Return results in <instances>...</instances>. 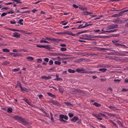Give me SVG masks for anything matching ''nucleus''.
<instances>
[{"instance_id":"nucleus-58","label":"nucleus","mask_w":128,"mask_h":128,"mask_svg":"<svg viewBox=\"0 0 128 128\" xmlns=\"http://www.w3.org/2000/svg\"><path fill=\"white\" fill-rule=\"evenodd\" d=\"M39 98L40 99H42V98H43V96L42 95V94H40L39 96Z\"/></svg>"},{"instance_id":"nucleus-47","label":"nucleus","mask_w":128,"mask_h":128,"mask_svg":"<svg viewBox=\"0 0 128 128\" xmlns=\"http://www.w3.org/2000/svg\"><path fill=\"white\" fill-rule=\"evenodd\" d=\"M49 60V59L48 58H46L44 59V61L47 62H48Z\"/></svg>"},{"instance_id":"nucleus-19","label":"nucleus","mask_w":128,"mask_h":128,"mask_svg":"<svg viewBox=\"0 0 128 128\" xmlns=\"http://www.w3.org/2000/svg\"><path fill=\"white\" fill-rule=\"evenodd\" d=\"M68 72L70 73H74L75 72V71L74 70H72L70 69L68 70Z\"/></svg>"},{"instance_id":"nucleus-11","label":"nucleus","mask_w":128,"mask_h":128,"mask_svg":"<svg viewBox=\"0 0 128 128\" xmlns=\"http://www.w3.org/2000/svg\"><path fill=\"white\" fill-rule=\"evenodd\" d=\"M76 70L78 72H82V73H83V72H84L85 71L84 69V68H81L80 69L77 68L76 69Z\"/></svg>"},{"instance_id":"nucleus-18","label":"nucleus","mask_w":128,"mask_h":128,"mask_svg":"<svg viewBox=\"0 0 128 128\" xmlns=\"http://www.w3.org/2000/svg\"><path fill=\"white\" fill-rule=\"evenodd\" d=\"M107 69L106 68H101L99 69L100 71H101L103 72H105L106 71Z\"/></svg>"},{"instance_id":"nucleus-1","label":"nucleus","mask_w":128,"mask_h":128,"mask_svg":"<svg viewBox=\"0 0 128 128\" xmlns=\"http://www.w3.org/2000/svg\"><path fill=\"white\" fill-rule=\"evenodd\" d=\"M60 119L59 120L60 121H62L64 122H67V121L63 120L64 118L66 120H67L68 118V117L66 115H64L63 114H60L59 116Z\"/></svg>"},{"instance_id":"nucleus-34","label":"nucleus","mask_w":128,"mask_h":128,"mask_svg":"<svg viewBox=\"0 0 128 128\" xmlns=\"http://www.w3.org/2000/svg\"><path fill=\"white\" fill-rule=\"evenodd\" d=\"M55 102L54 105H56L58 106H60V104L59 103L56 102Z\"/></svg>"},{"instance_id":"nucleus-23","label":"nucleus","mask_w":128,"mask_h":128,"mask_svg":"<svg viewBox=\"0 0 128 128\" xmlns=\"http://www.w3.org/2000/svg\"><path fill=\"white\" fill-rule=\"evenodd\" d=\"M2 51L4 52H9L10 50L9 49L7 48L3 49H2Z\"/></svg>"},{"instance_id":"nucleus-3","label":"nucleus","mask_w":128,"mask_h":128,"mask_svg":"<svg viewBox=\"0 0 128 128\" xmlns=\"http://www.w3.org/2000/svg\"><path fill=\"white\" fill-rule=\"evenodd\" d=\"M20 122H21L23 125L27 126V125H29L30 124L28 122H27L24 119L22 118Z\"/></svg>"},{"instance_id":"nucleus-10","label":"nucleus","mask_w":128,"mask_h":128,"mask_svg":"<svg viewBox=\"0 0 128 128\" xmlns=\"http://www.w3.org/2000/svg\"><path fill=\"white\" fill-rule=\"evenodd\" d=\"M76 92V93H82L84 94V92L82 90L80 89H77L75 90Z\"/></svg>"},{"instance_id":"nucleus-2","label":"nucleus","mask_w":128,"mask_h":128,"mask_svg":"<svg viewBox=\"0 0 128 128\" xmlns=\"http://www.w3.org/2000/svg\"><path fill=\"white\" fill-rule=\"evenodd\" d=\"M118 25L117 24H112L106 27L107 30L113 29L117 28Z\"/></svg>"},{"instance_id":"nucleus-13","label":"nucleus","mask_w":128,"mask_h":128,"mask_svg":"<svg viewBox=\"0 0 128 128\" xmlns=\"http://www.w3.org/2000/svg\"><path fill=\"white\" fill-rule=\"evenodd\" d=\"M78 119V118L76 116H74L71 120V121L74 122H76L77 120Z\"/></svg>"},{"instance_id":"nucleus-49","label":"nucleus","mask_w":128,"mask_h":128,"mask_svg":"<svg viewBox=\"0 0 128 128\" xmlns=\"http://www.w3.org/2000/svg\"><path fill=\"white\" fill-rule=\"evenodd\" d=\"M112 109L114 111H115L118 110L117 109L113 106L112 108Z\"/></svg>"},{"instance_id":"nucleus-52","label":"nucleus","mask_w":128,"mask_h":128,"mask_svg":"<svg viewBox=\"0 0 128 128\" xmlns=\"http://www.w3.org/2000/svg\"><path fill=\"white\" fill-rule=\"evenodd\" d=\"M128 89H125V88H123L122 90V92H126L128 91Z\"/></svg>"},{"instance_id":"nucleus-62","label":"nucleus","mask_w":128,"mask_h":128,"mask_svg":"<svg viewBox=\"0 0 128 128\" xmlns=\"http://www.w3.org/2000/svg\"><path fill=\"white\" fill-rule=\"evenodd\" d=\"M55 38H50V40L52 41H54V42H55Z\"/></svg>"},{"instance_id":"nucleus-21","label":"nucleus","mask_w":128,"mask_h":128,"mask_svg":"<svg viewBox=\"0 0 128 128\" xmlns=\"http://www.w3.org/2000/svg\"><path fill=\"white\" fill-rule=\"evenodd\" d=\"M117 122L118 124L122 127L123 126V124L119 120H118Z\"/></svg>"},{"instance_id":"nucleus-41","label":"nucleus","mask_w":128,"mask_h":128,"mask_svg":"<svg viewBox=\"0 0 128 128\" xmlns=\"http://www.w3.org/2000/svg\"><path fill=\"white\" fill-rule=\"evenodd\" d=\"M54 80H57L58 81V80H62V79L61 78H56L54 79Z\"/></svg>"},{"instance_id":"nucleus-5","label":"nucleus","mask_w":128,"mask_h":128,"mask_svg":"<svg viewBox=\"0 0 128 128\" xmlns=\"http://www.w3.org/2000/svg\"><path fill=\"white\" fill-rule=\"evenodd\" d=\"M13 117L15 120H18L20 122L22 118L21 116L17 115L15 116H14Z\"/></svg>"},{"instance_id":"nucleus-55","label":"nucleus","mask_w":128,"mask_h":128,"mask_svg":"<svg viewBox=\"0 0 128 128\" xmlns=\"http://www.w3.org/2000/svg\"><path fill=\"white\" fill-rule=\"evenodd\" d=\"M107 91L111 92L112 90V88H109L107 90Z\"/></svg>"},{"instance_id":"nucleus-28","label":"nucleus","mask_w":128,"mask_h":128,"mask_svg":"<svg viewBox=\"0 0 128 128\" xmlns=\"http://www.w3.org/2000/svg\"><path fill=\"white\" fill-rule=\"evenodd\" d=\"M27 59L29 60L30 61L32 60L34 58L33 57L31 56H28L27 58Z\"/></svg>"},{"instance_id":"nucleus-37","label":"nucleus","mask_w":128,"mask_h":128,"mask_svg":"<svg viewBox=\"0 0 128 128\" xmlns=\"http://www.w3.org/2000/svg\"><path fill=\"white\" fill-rule=\"evenodd\" d=\"M68 114L70 117H72L74 116L73 114L71 113H69Z\"/></svg>"},{"instance_id":"nucleus-32","label":"nucleus","mask_w":128,"mask_h":128,"mask_svg":"<svg viewBox=\"0 0 128 128\" xmlns=\"http://www.w3.org/2000/svg\"><path fill=\"white\" fill-rule=\"evenodd\" d=\"M20 69V68H15L13 70V71L14 72H17Z\"/></svg>"},{"instance_id":"nucleus-27","label":"nucleus","mask_w":128,"mask_h":128,"mask_svg":"<svg viewBox=\"0 0 128 128\" xmlns=\"http://www.w3.org/2000/svg\"><path fill=\"white\" fill-rule=\"evenodd\" d=\"M59 92L62 93H63V91H64V90L61 88H59Z\"/></svg>"},{"instance_id":"nucleus-61","label":"nucleus","mask_w":128,"mask_h":128,"mask_svg":"<svg viewBox=\"0 0 128 128\" xmlns=\"http://www.w3.org/2000/svg\"><path fill=\"white\" fill-rule=\"evenodd\" d=\"M10 23L12 24H14L16 23V22H13L12 21H10Z\"/></svg>"},{"instance_id":"nucleus-42","label":"nucleus","mask_w":128,"mask_h":128,"mask_svg":"<svg viewBox=\"0 0 128 128\" xmlns=\"http://www.w3.org/2000/svg\"><path fill=\"white\" fill-rule=\"evenodd\" d=\"M60 46L62 47H65L66 46V45L64 44H61L60 45Z\"/></svg>"},{"instance_id":"nucleus-6","label":"nucleus","mask_w":128,"mask_h":128,"mask_svg":"<svg viewBox=\"0 0 128 128\" xmlns=\"http://www.w3.org/2000/svg\"><path fill=\"white\" fill-rule=\"evenodd\" d=\"M13 117L15 120H18L20 122L22 118L21 116L17 115L15 116H14Z\"/></svg>"},{"instance_id":"nucleus-33","label":"nucleus","mask_w":128,"mask_h":128,"mask_svg":"<svg viewBox=\"0 0 128 128\" xmlns=\"http://www.w3.org/2000/svg\"><path fill=\"white\" fill-rule=\"evenodd\" d=\"M17 84L19 86L20 88L21 89L22 88V87L21 84L18 81L17 82Z\"/></svg>"},{"instance_id":"nucleus-50","label":"nucleus","mask_w":128,"mask_h":128,"mask_svg":"<svg viewBox=\"0 0 128 128\" xmlns=\"http://www.w3.org/2000/svg\"><path fill=\"white\" fill-rule=\"evenodd\" d=\"M112 16L113 17H116L118 16H118V14H115L113 15Z\"/></svg>"},{"instance_id":"nucleus-16","label":"nucleus","mask_w":128,"mask_h":128,"mask_svg":"<svg viewBox=\"0 0 128 128\" xmlns=\"http://www.w3.org/2000/svg\"><path fill=\"white\" fill-rule=\"evenodd\" d=\"M22 56V54H20L16 53L14 54L13 56L14 57H16L21 56Z\"/></svg>"},{"instance_id":"nucleus-39","label":"nucleus","mask_w":128,"mask_h":128,"mask_svg":"<svg viewBox=\"0 0 128 128\" xmlns=\"http://www.w3.org/2000/svg\"><path fill=\"white\" fill-rule=\"evenodd\" d=\"M53 63V62L52 60H50L49 62V64L50 65H52Z\"/></svg>"},{"instance_id":"nucleus-12","label":"nucleus","mask_w":128,"mask_h":128,"mask_svg":"<svg viewBox=\"0 0 128 128\" xmlns=\"http://www.w3.org/2000/svg\"><path fill=\"white\" fill-rule=\"evenodd\" d=\"M56 56L60 55L62 56H68V55L67 54H62L60 53H56Z\"/></svg>"},{"instance_id":"nucleus-35","label":"nucleus","mask_w":128,"mask_h":128,"mask_svg":"<svg viewBox=\"0 0 128 128\" xmlns=\"http://www.w3.org/2000/svg\"><path fill=\"white\" fill-rule=\"evenodd\" d=\"M124 13L123 10L121 11L118 14L119 16L122 15V14Z\"/></svg>"},{"instance_id":"nucleus-8","label":"nucleus","mask_w":128,"mask_h":128,"mask_svg":"<svg viewBox=\"0 0 128 128\" xmlns=\"http://www.w3.org/2000/svg\"><path fill=\"white\" fill-rule=\"evenodd\" d=\"M13 36L15 37L18 38L20 37V34H19L18 33L15 32L14 33H13Z\"/></svg>"},{"instance_id":"nucleus-14","label":"nucleus","mask_w":128,"mask_h":128,"mask_svg":"<svg viewBox=\"0 0 128 128\" xmlns=\"http://www.w3.org/2000/svg\"><path fill=\"white\" fill-rule=\"evenodd\" d=\"M22 91H26V92H28L29 91V90H30V89L26 88H22L20 89Z\"/></svg>"},{"instance_id":"nucleus-29","label":"nucleus","mask_w":128,"mask_h":128,"mask_svg":"<svg viewBox=\"0 0 128 128\" xmlns=\"http://www.w3.org/2000/svg\"><path fill=\"white\" fill-rule=\"evenodd\" d=\"M60 50L61 51H64L66 50L67 49L65 48H60Z\"/></svg>"},{"instance_id":"nucleus-59","label":"nucleus","mask_w":128,"mask_h":128,"mask_svg":"<svg viewBox=\"0 0 128 128\" xmlns=\"http://www.w3.org/2000/svg\"><path fill=\"white\" fill-rule=\"evenodd\" d=\"M64 22V21H62V22L63 23L62 25H65L66 24L68 23V22H66L65 23H63Z\"/></svg>"},{"instance_id":"nucleus-38","label":"nucleus","mask_w":128,"mask_h":128,"mask_svg":"<svg viewBox=\"0 0 128 128\" xmlns=\"http://www.w3.org/2000/svg\"><path fill=\"white\" fill-rule=\"evenodd\" d=\"M7 13L5 12H4L2 13L1 15V16H4L7 14Z\"/></svg>"},{"instance_id":"nucleus-24","label":"nucleus","mask_w":128,"mask_h":128,"mask_svg":"<svg viewBox=\"0 0 128 128\" xmlns=\"http://www.w3.org/2000/svg\"><path fill=\"white\" fill-rule=\"evenodd\" d=\"M9 64V62H8L7 61H6L4 62L2 64L3 65H4V66H5V65H7L8 64Z\"/></svg>"},{"instance_id":"nucleus-57","label":"nucleus","mask_w":128,"mask_h":128,"mask_svg":"<svg viewBox=\"0 0 128 128\" xmlns=\"http://www.w3.org/2000/svg\"><path fill=\"white\" fill-rule=\"evenodd\" d=\"M90 55H92V56L95 55V56H97V54H96L94 53H92L90 54Z\"/></svg>"},{"instance_id":"nucleus-44","label":"nucleus","mask_w":128,"mask_h":128,"mask_svg":"<svg viewBox=\"0 0 128 128\" xmlns=\"http://www.w3.org/2000/svg\"><path fill=\"white\" fill-rule=\"evenodd\" d=\"M118 23L120 24L123 23V20H119L118 21Z\"/></svg>"},{"instance_id":"nucleus-56","label":"nucleus","mask_w":128,"mask_h":128,"mask_svg":"<svg viewBox=\"0 0 128 128\" xmlns=\"http://www.w3.org/2000/svg\"><path fill=\"white\" fill-rule=\"evenodd\" d=\"M118 42V40H112V42L113 43L115 44V43H116V42Z\"/></svg>"},{"instance_id":"nucleus-7","label":"nucleus","mask_w":128,"mask_h":128,"mask_svg":"<svg viewBox=\"0 0 128 128\" xmlns=\"http://www.w3.org/2000/svg\"><path fill=\"white\" fill-rule=\"evenodd\" d=\"M114 53H112V54H114V55H116V56H124V55L123 54H122V53H119L118 52H116L115 51H114Z\"/></svg>"},{"instance_id":"nucleus-43","label":"nucleus","mask_w":128,"mask_h":128,"mask_svg":"<svg viewBox=\"0 0 128 128\" xmlns=\"http://www.w3.org/2000/svg\"><path fill=\"white\" fill-rule=\"evenodd\" d=\"M55 42H58L60 41H61V40L60 39H58L55 38Z\"/></svg>"},{"instance_id":"nucleus-30","label":"nucleus","mask_w":128,"mask_h":128,"mask_svg":"<svg viewBox=\"0 0 128 128\" xmlns=\"http://www.w3.org/2000/svg\"><path fill=\"white\" fill-rule=\"evenodd\" d=\"M54 64H56L59 65L61 64V63L60 62L56 61L54 62Z\"/></svg>"},{"instance_id":"nucleus-22","label":"nucleus","mask_w":128,"mask_h":128,"mask_svg":"<svg viewBox=\"0 0 128 128\" xmlns=\"http://www.w3.org/2000/svg\"><path fill=\"white\" fill-rule=\"evenodd\" d=\"M23 20L22 19H20L19 20V21L17 22L18 23H19L20 24L23 25V23L22 22H23Z\"/></svg>"},{"instance_id":"nucleus-64","label":"nucleus","mask_w":128,"mask_h":128,"mask_svg":"<svg viewBox=\"0 0 128 128\" xmlns=\"http://www.w3.org/2000/svg\"><path fill=\"white\" fill-rule=\"evenodd\" d=\"M85 59L84 58H82L81 59H79L78 60L79 62H81L82 61H83Z\"/></svg>"},{"instance_id":"nucleus-51","label":"nucleus","mask_w":128,"mask_h":128,"mask_svg":"<svg viewBox=\"0 0 128 128\" xmlns=\"http://www.w3.org/2000/svg\"><path fill=\"white\" fill-rule=\"evenodd\" d=\"M73 6L75 8H78V6L74 4L73 5Z\"/></svg>"},{"instance_id":"nucleus-15","label":"nucleus","mask_w":128,"mask_h":128,"mask_svg":"<svg viewBox=\"0 0 128 128\" xmlns=\"http://www.w3.org/2000/svg\"><path fill=\"white\" fill-rule=\"evenodd\" d=\"M65 34H69L70 35L73 36H76L75 34H72V32H64Z\"/></svg>"},{"instance_id":"nucleus-48","label":"nucleus","mask_w":128,"mask_h":128,"mask_svg":"<svg viewBox=\"0 0 128 128\" xmlns=\"http://www.w3.org/2000/svg\"><path fill=\"white\" fill-rule=\"evenodd\" d=\"M42 60L40 58H38V59L37 60V62L38 63L39 62H41L42 61Z\"/></svg>"},{"instance_id":"nucleus-31","label":"nucleus","mask_w":128,"mask_h":128,"mask_svg":"<svg viewBox=\"0 0 128 128\" xmlns=\"http://www.w3.org/2000/svg\"><path fill=\"white\" fill-rule=\"evenodd\" d=\"M23 100L25 101V102L28 104H30L29 103V102L28 101V100L26 98H24L23 99Z\"/></svg>"},{"instance_id":"nucleus-63","label":"nucleus","mask_w":128,"mask_h":128,"mask_svg":"<svg viewBox=\"0 0 128 128\" xmlns=\"http://www.w3.org/2000/svg\"><path fill=\"white\" fill-rule=\"evenodd\" d=\"M12 51L14 52H18V50H17L16 49H14L12 50Z\"/></svg>"},{"instance_id":"nucleus-45","label":"nucleus","mask_w":128,"mask_h":128,"mask_svg":"<svg viewBox=\"0 0 128 128\" xmlns=\"http://www.w3.org/2000/svg\"><path fill=\"white\" fill-rule=\"evenodd\" d=\"M120 79H115V80H114V82H120Z\"/></svg>"},{"instance_id":"nucleus-60","label":"nucleus","mask_w":128,"mask_h":128,"mask_svg":"<svg viewBox=\"0 0 128 128\" xmlns=\"http://www.w3.org/2000/svg\"><path fill=\"white\" fill-rule=\"evenodd\" d=\"M56 101L54 100H52L50 102L52 103L53 104H54L55 103Z\"/></svg>"},{"instance_id":"nucleus-17","label":"nucleus","mask_w":128,"mask_h":128,"mask_svg":"<svg viewBox=\"0 0 128 128\" xmlns=\"http://www.w3.org/2000/svg\"><path fill=\"white\" fill-rule=\"evenodd\" d=\"M93 104L97 107H99L101 106V104H98L96 102H94Z\"/></svg>"},{"instance_id":"nucleus-40","label":"nucleus","mask_w":128,"mask_h":128,"mask_svg":"<svg viewBox=\"0 0 128 128\" xmlns=\"http://www.w3.org/2000/svg\"><path fill=\"white\" fill-rule=\"evenodd\" d=\"M80 9L81 10H87V8H83V7H79Z\"/></svg>"},{"instance_id":"nucleus-46","label":"nucleus","mask_w":128,"mask_h":128,"mask_svg":"<svg viewBox=\"0 0 128 128\" xmlns=\"http://www.w3.org/2000/svg\"><path fill=\"white\" fill-rule=\"evenodd\" d=\"M51 78V76H46V78L45 80L48 79H50Z\"/></svg>"},{"instance_id":"nucleus-25","label":"nucleus","mask_w":128,"mask_h":128,"mask_svg":"<svg viewBox=\"0 0 128 128\" xmlns=\"http://www.w3.org/2000/svg\"><path fill=\"white\" fill-rule=\"evenodd\" d=\"M70 57H68V58H60V60L59 61H60L61 60H67L69 58H70Z\"/></svg>"},{"instance_id":"nucleus-54","label":"nucleus","mask_w":128,"mask_h":128,"mask_svg":"<svg viewBox=\"0 0 128 128\" xmlns=\"http://www.w3.org/2000/svg\"><path fill=\"white\" fill-rule=\"evenodd\" d=\"M83 73H93V72H90V71H88V72H87V71L86 72L85 71L84 72H83Z\"/></svg>"},{"instance_id":"nucleus-4","label":"nucleus","mask_w":128,"mask_h":128,"mask_svg":"<svg viewBox=\"0 0 128 128\" xmlns=\"http://www.w3.org/2000/svg\"><path fill=\"white\" fill-rule=\"evenodd\" d=\"M36 46L39 48H45L46 49H48L50 48L49 46L48 45L46 46L43 45H37Z\"/></svg>"},{"instance_id":"nucleus-36","label":"nucleus","mask_w":128,"mask_h":128,"mask_svg":"<svg viewBox=\"0 0 128 128\" xmlns=\"http://www.w3.org/2000/svg\"><path fill=\"white\" fill-rule=\"evenodd\" d=\"M112 32V30H106V31H103L102 32V33H103L104 32H109V33Z\"/></svg>"},{"instance_id":"nucleus-9","label":"nucleus","mask_w":128,"mask_h":128,"mask_svg":"<svg viewBox=\"0 0 128 128\" xmlns=\"http://www.w3.org/2000/svg\"><path fill=\"white\" fill-rule=\"evenodd\" d=\"M97 48L99 50L101 51L103 50H110V49L111 48H101L100 47Z\"/></svg>"},{"instance_id":"nucleus-26","label":"nucleus","mask_w":128,"mask_h":128,"mask_svg":"<svg viewBox=\"0 0 128 128\" xmlns=\"http://www.w3.org/2000/svg\"><path fill=\"white\" fill-rule=\"evenodd\" d=\"M47 94L49 96L51 97H53L54 96V95L53 94H52L51 93L49 92H47Z\"/></svg>"},{"instance_id":"nucleus-20","label":"nucleus","mask_w":128,"mask_h":128,"mask_svg":"<svg viewBox=\"0 0 128 128\" xmlns=\"http://www.w3.org/2000/svg\"><path fill=\"white\" fill-rule=\"evenodd\" d=\"M12 109L11 108H8L7 110V112L9 113H10L12 112Z\"/></svg>"},{"instance_id":"nucleus-53","label":"nucleus","mask_w":128,"mask_h":128,"mask_svg":"<svg viewBox=\"0 0 128 128\" xmlns=\"http://www.w3.org/2000/svg\"><path fill=\"white\" fill-rule=\"evenodd\" d=\"M14 13V12L12 11H11L10 12H8L7 13L8 14H12Z\"/></svg>"}]
</instances>
